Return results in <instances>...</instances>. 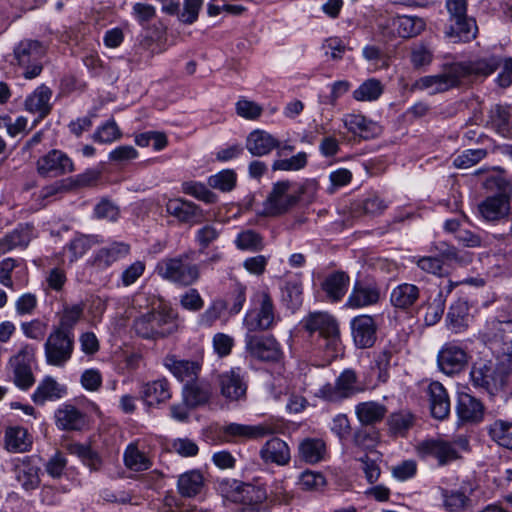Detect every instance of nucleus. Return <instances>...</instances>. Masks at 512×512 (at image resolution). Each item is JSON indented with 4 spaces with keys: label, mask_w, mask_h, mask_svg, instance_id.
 <instances>
[{
    "label": "nucleus",
    "mask_w": 512,
    "mask_h": 512,
    "mask_svg": "<svg viewBox=\"0 0 512 512\" xmlns=\"http://www.w3.org/2000/svg\"><path fill=\"white\" fill-rule=\"evenodd\" d=\"M40 467L31 457L18 459L14 465L15 478L27 491L36 489L40 484Z\"/></svg>",
    "instance_id": "393cba45"
},
{
    "label": "nucleus",
    "mask_w": 512,
    "mask_h": 512,
    "mask_svg": "<svg viewBox=\"0 0 512 512\" xmlns=\"http://www.w3.org/2000/svg\"><path fill=\"white\" fill-rule=\"evenodd\" d=\"M84 312L83 304L67 305L63 308L60 320L55 329L62 330L66 333H73V328L82 318Z\"/></svg>",
    "instance_id": "3c124183"
},
{
    "label": "nucleus",
    "mask_w": 512,
    "mask_h": 512,
    "mask_svg": "<svg viewBox=\"0 0 512 512\" xmlns=\"http://www.w3.org/2000/svg\"><path fill=\"white\" fill-rule=\"evenodd\" d=\"M56 425L61 430H80L85 425V417L75 406L65 404L55 412Z\"/></svg>",
    "instance_id": "7c9ffc66"
},
{
    "label": "nucleus",
    "mask_w": 512,
    "mask_h": 512,
    "mask_svg": "<svg viewBox=\"0 0 512 512\" xmlns=\"http://www.w3.org/2000/svg\"><path fill=\"white\" fill-rule=\"evenodd\" d=\"M222 396L231 401L241 400L246 396L247 383L240 368H233L219 377Z\"/></svg>",
    "instance_id": "f3484780"
},
{
    "label": "nucleus",
    "mask_w": 512,
    "mask_h": 512,
    "mask_svg": "<svg viewBox=\"0 0 512 512\" xmlns=\"http://www.w3.org/2000/svg\"><path fill=\"white\" fill-rule=\"evenodd\" d=\"M357 385V375L352 369L344 370L332 383H326L315 393V396L330 403H339L361 392Z\"/></svg>",
    "instance_id": "39448f33"
},
{
    "label": "nucleus",
    "mask_w": 512,
    "mask_h": 512,
    "mask_svg": "<svg viewBox=\"0 0 512 512\" xmlns=\"http://www.w3.org/2000/svg\"><path fill=\"white\" fill-rule=\"evenodd\" d=\"M177 316V312L170 306L159 305L138 315L133 321L132 329L143 339L164 338L177 331Z\"/></svg>",
    "instance_id": "f257e3e1"
},
{
    "label": "nucleus",
    "mask_w": 512,
    "mask_h": 512,
    "mask_svg": "<svg viewBox=\"0 0 512 512\" xmlns=\"http://www.w3.org/2000/svg\"><path fill=\"white\" fill-rule=\"evenodd\" d=\"M59 384L51 377L44 379L32 395L36 404H44L48 400L59 399L62 394Z\"/></svg>",
    "instance_id": "864d4df0"
},
{
    "label": "nucleus",
    "mask_w": 512,
    "mask_h": 512,
    "mask_svg": "<svg viewBox=\"0 0 512 512\" xmlns=\"http://www.w3.org/2000/svg\"><path fill=\"white\" fill-rule=\"evenodd\" d=\"M130 253V246L124 242H113L97 250L92 256V265L106 269L115 262L124 259Z\"/></svg>",
    "instance_id": "b1692460"
},
{
    "label": "nucleus",
    "mask_w": 512,
    "mask_h": 512,
    "mask_svg": "<svg viewBox=\"0 0 512 512\" xmlns=\"http://www.w3.org/2000/svg\"><path fill=\"white\" fill-rule=\"evenodd\" d=\"M509 200L505 195H497L483 201L478 211L485 221H498L507 214Z\"/></svg>",
    "instance_id": "72a5a7b5"
},
{
    "label": "nucleus",
    "mask_w": 512,
    "mask_h": 512,
    "mask_svg": "<svg viewBox=\"0 0 512 512\" xmlns=\"http://www.w3.org/2000/svg\"><path fill=\"white\" fill-rule=\"evenodd\" d=\"M419 298V288L416 285L403 283L395 287L391 293V303L401 309L411 307Z\"/></svg>",
    "instance_id": "79ce46f5"
},
{
    "label": "nucleus",
    "mask_w": 512,
    "mask_h": 512,
    "mask_svg": "<svg viewBox=\"0 0 512 512\" xmlns=\"http://www.w3.org/2000/svg\"><path fill=\"white\" fill-rule=\"evenodd\" d=\"M510 118L511 112L509 107L496 105L491 109V124L503 136H507L509 134Z\"/></svg>",
    "instance_id": "4d7b16f0"
},
{
    "label": "nucleus",
    "mask_w": 512,
    "mask_h": 512,
    "mask_svg": "<svg viewBox=\"0 0 512 512\" xmlns=\"http://www.w3.org/2000/svg\"><path fill=\"white\" fill-rule=\"evenodd\" d=\"M237 182V175L232 169H223L220 172L208 177L207 183L210 188L221 192L232 191Z\"/></svg>",
    "instance_id": "6e6d98bb"
},
{
    "label": "nucleus",
    "mask_w": 512,
    "mask_h": 512,
    "mask_svg": "<svg viewBox=\"0 0 512 512\" xmlns=\"http://www.w3.org/2000/svg\"><path fill=\"white\" fill-rule=\"evenodd\" d=\"M427 395L432 416L439 420L445 419L450 413V399L445 387L433 381L427 387Z\"/></svg>",
    "instance_id": "bb28decb"
},
{
    "label": "nucleus",
    "mask_w": 512,
    "mask_h": 512,
    "mask_svg": "<svg viewBox=\"0 0 512 512\" xmlns=\"http://www.w3.org/2000/svg\"><path fill=\"white\" fill-rule=\"evenodd\" d=\"M279 320L280 316L268 289L255 291L251 297V306L243 320L248 332L271 330Z\"/></svg>",
    "instance_id": "f03ea898"
},
{
    "label": "nucleus",
    "mask_w": 512,
    "mask_h": 512,
    "mask_svg": "<svg viewBox=\"0 0 512 512\" xmlns=\"http://www.w3.org/2000/svg\"><path fill=\"white\" fill-rule=\"evenodd\" d=\"M387 413L385 405L375 402H361L355 406V414L362 425H374L381 422Z\"/></svg>",
    "instance_id": "f704fd0d"
},
{
    "label": "nucleus",
    "mask_w": 512,
    "mask_h": 512,
    "mask_svg": "<svg viewBox=\"0 0 512 512\" xmlns=\"http://www.w3.org/2000/svg\"><path fill=\"white\" fill-rule=\"evenodd\" d=\"M171 396L170 385L166 379H157L143 385L142 397L148 405L166 402Z\"/></svg>",
    "instance_id": "ea45409f"
},
{
    "label": "nucleus",
    "mask_w": 512,
    "mask_h": 512,
    "mask_svg": "<svg viewBox=\"0 0 512 512\" xmlns=\"http://www.w3.org/2000/svg\"><path fill=\"white\" fill-rule=\"evenodd\" d=\"M462 66H454L451 64L446 67L442 73L436 75H427L415 80L410 90L412 92H425L429 95L442 93L455 87L458 83V73H462Z\"/></svg>",
    "instance_id": "423d86ee"
},
{
    "label": "nucleus",
    "mask_w": 512,
    "mask_h": 512,
    "mask_svg": "<svg viewBox=\"0 0 512 512\" xmlns=\"http://www.w3.org/2000/svg\"><path fill=\"white\" fill-rule=\"evenodd\" d=\"M383 35L410 38L419 35L426 27V22L418 16H396L381 20L378 24Z\"/></svg>",
    "instance_id": "9b49d317"
},
{
    "label": "nucleus",
    "mask_w": 512,
    "mask_h": 512,
    "mask_svg": "<svg viewBox=\"0 0 512 512\" xmlns=\"http://www.w3.org/2000/svg\"><path fill=\"white\" fill-rule=\"evenodd\" d=\"M414 424V416L408 411L392 413L388 418L390 431L395 435H404Z\"/></svg>",
    "instance_id": "bf43d9fd"
},
{
    "label": "nucleus",
    "mask_w": 512,
    "mask_h": 512,
    "mask_svg": "<svg viewBox=\"0 0 512 512\" xmlns=\"http://www.w3.org/2000/svg\"><path fill=\"white\" fill-rule=\"evenodd\" d=\"M298 202L295 184L289 181L276 182L263 203L262 214L265 216L280 215L288 211Z\"/></svg>",
    "instance_id": "0eeeda50"
},
{
    "label": "nucleus",
    "mask_w": 512,
    "mask_h": 512,
    "mask_svg": "<svg viewBox=\"0 0 512 512\" xmlns=\"http://www.w3.org/2000/svg\"><path fill=\"white\" fill-rule=\"evenodd\" d=\"M162 279L181 286H191L200 278L199 266L188 261V255L164 258L155 267Z\"/></svg>",
    "instance_id": "7ed1b4c3"
},
{
    "label": "nucleus",
    "mask_w": 512,
    "mask_h": 512,
    "mask_svg": "<svg viewBox=\"0 0 512 512\" xmlns=\"http://www.w3.org/2000/svg\"><path fill=\"white\" fill-rule=\"evenodd\" d=\"M74 333L53 328L44 343V355L48 365L64 367L74 352Z\"/></svg>",
    "instance_id": "20e7f679"
},
{
    "label": "nucleus",
    "mask_w": 512,
    "mask_h": 512,
    "mask_svg": "<svg viewBox=\"0 0 512 512\" xmlns=\"http://www.w3.org/2000/svg\"><path fill=\"white\" fill-rule=\"evenodd\" d=\"M203 476L199 471H189L182 474L177 483L179 493L184 497H194L203 487Z\"/></svg>",
    "instance_id": "49530a36"
},
{
    "label": "nucleus",
    "mask_w": 512,
    "mask_h": 512,
    "mask_svg": "<svg viewBox=\"0 0 512 512\" xmlns=\"http://www.w3.org/2000/svg\"><path fill=\"white\" fill-rule=\"evenodd\" d=\"M468 363L466 351L455 343H446L438 352L437 364L439 369L453 375L462 371Z\"/></svg>",
    "instance_id": "ddd939ff"
},
{
    "label": "nucleus",
    "mask_w": 512,
    "mask_h": 512,
    "mask_svg": "<svg viewBox=\"0 0 512 512\" xmlns=\"http://www.w3.org/2000/svg\"><path fill=\"white\" fill-rule=\"evenodd\" d=\"M31 440L26 429L13 426L8 427L4 434V448L11 453H23L31 447Z\"/></svg>",
    "instance_id": "4c0bfd02"
},
{
    "label": "nucleus",
    "mask_w": 512,
    "mask_h": 512,
    "mask_svg": "<svg viewBox=\"0 0 512 512\" xmlns=\"http://www.w3.org/2000/svg\"><path fill=\"white\" fill-rule=\"evenodd\" d=\"M299 454L307 463H318L324 458L325 443L320 439H305L299 446Z\"/></svg>",
    "instance_id": "09e8293b"
},
{
    "label": "nucleus",
    "mask_w": 512,
    "mask_h": 512,
    "mask_svg": "<svg viewBox=\"0 0 512 512\" xmlns=\"http://www.w3.org/2000/svg\"><path fill=\"white\" fill-rule=\"evenodd\" d=\"M119 214V207L108 199H102L94 207V216L98 221L115 222Z\"/></svg>",
    "instance_id": "052dcab7"
},
{
    "label": "nucleus",
    "mask_w": 512,
    "mask_h": 512,
    "mask_svg": "<svg viewBox=\"0 0 512 512\" xmlns=\"http://www.w3.org/2000/svg\"><path fill=\"white\" fill-rule=\"evenodd\" d=\"M211 397V388L205 383H195L194 381L186 384L183 388V400L189 407H197L209 401Z\"/></svg>",
    "instance_id": "a19ab883"
},
{
    "label": "nucleus",
    "mask_w": 512,
    "mask_h": 512,
    "mask_svg": "<svg viewBox=\"0 0 512 512\" xmlns=\"http://www.w3.org/2000/svg\"><path fill=\"white\" fill-rule=\"evenodd\" d=\"M456 413L459 422L465 424H476L482 421L484 416L483 404L468 393H461L458 396Z\"/></svg>",
    "instance_id": "5701e85b"
},
{
    "label": "nucleus",
    "mask_w": 512,
    "mask_h": 512,
    "mask_svg": "<svg viewBox=\"0 0 512 512\" xmlns=\"http://www.w3.org/2000/svg\"><path fill=\"white\" fill-rule=\"evenodd\" d=\"M476 32L477 26L475 21L466 16L448 20L445 36L453 42H466L473 39L476 36Z\"/></svg>",
    "instance_id": "cd10ccee"
},
{
    "label": "nucleus",
    "mask_w": 512,
    "mask_h": 512,
    "mask_svg": "<svg viewBox=\"0 0 512 512\" xmlns=\"http://www.w3.org/2000/svg\"><path fill=\"white\" fill-rule=\"evenodd\" d=\"M350 278L343 271L334 272L326 277L322 288L328 298L334 302L340 301L348 290Z\"/></svg>",
    "instance_id": "e433bc0d"
},
{
    "label": "nucleus",
    "mask_w": 512,
    "mask_h": 512,
    "mask_svg": "<svg viewBox=\"0 0 512 512\" xmlns=\"http://www.w3.org/2000/svg\"><path fill=\"white\" fill-rule=\"evenodd\" d=\"M384 91L382 82L370 78L361 83L352 93L353 98L359 102H372L380 98Z\"/></svg>",
    "instance_id": "c03bdc74"
},
{
    "label": "nucleus",
    "mask_w": 512,
    "mask_h": 512,
    "mask_svg": "<svg viewBox=\"0 0 512 512\" xmlns=\"http://www.w3.org/2000/svg\"><path fill=\"white\" fill-rule=\"evenodd\" d=\"M380 300V288L372 280L357 279L349 294L345 306L351 309H361L375 305Z\"/></svg>",
    "instance_id": "f8f14e48"
},
{
    "label": "nucleus",
    "mask_w": 512,
    "mask_h": 512,
    "mask_svg": "<svg viewBox=\"0 0 512 512\" xmlns=\"http://www.w3.org/2000/svg\"><path fill=\"white\" fill-rule=\"evenodd\" d=\"M181 190L184 194L206 204H214L218 201V196L210 189V187L200 181H184L181 184Z\"/></svg>",
    "instance_id": "37998d69"
},
{
    "label": "nucleus",
    "mask_w": 512,
    "mask_h": 512,
    "mask_svg": "<svg viewBox=\"0 0 512 512\" xmlns=\"http://www.w3.org/2000/svg\"><path fill=\"white\" fill-rule=\"evenodd\" d=\"M351 334L357 348H370L376 342L377 325L370 315H359L350 322Z\"/></svg>",
    "instance_id": "4468645a"
},
{
    "label": "nucleus",
    "mask_w": 512,
    "mask_h": 512,
    "mask_svg": "<svg viewBox=\"0 0 512 512\" xmlns=\"http://www.w3.org/2000/svg\"><path fill=\"white\" fill-rule=\"evenodd\" d=\"M488 434L498 445L512 450V422L498 419L489 425Z\"/></svg>",
    "instance_id": "de8ad7c7"
},
{
    "label": "nucleus",
    "mask_w": 512,
    "mask_h": 512,
    "mask_svg": "<svg viewBox=\"0 0 512 512\" xmlns=\"http://www.w3.org/2000/svg\"><path fill=\"white\" fill-rule=\"evenodd\" d=\"M512 332V320L500 321L491 319L487 321L483 337L493 348H500L504 342H509L507 334Z\"/></svg>",
    "instance_id": "473e14b6"
},
{
    "label": "nucleus",
    "mask_w": 512,
    "mask_h": 512,
    "mask_svg": "<svg viewBox=\"0 0 512 512\" xmlns=\"http://www.w3.org/2000/svg\"><path fill=\"white\" fill-rule=\"evenodd\" d=\"M237 247L241 250L259 251L264 247L262 237L253 230L240 233L236 239Z\"/></svg>",
    "instance_id": "338daca9"
},
{
    "label": "nucleus",
    "mask_w": 512,
    "mask_h": 512,
    "mask_svg": "<svg viewBox=\"0 0 512 512\" xmlns=\"http://www.w3.org/2000/svg\"><path fill=\"white\" fill-rule=\"evenodd\" d=\"M443 505L450 512H461L471 506V499L462 490H444Z\"/></svg>",
    "instance_id": "5fc2aeb1"
},
{
    "label": "nucleus",
    "mask_w": 512,
    "mask_h": 512,
    "mask_svg": "<svg viewBox=\"0 0 512 512\" xmlns=\"http://www.w3.org/2000/svg\"><path fill=\"white\" fill-rule=\"evenodd\" d=\"M281 300L291 310L302 304V283L298 278L288 279L281 288Z\"/></svg>",
    "instance_id": "a18cd8bd"
},
{
    "label": "nucleus",
    "mask_w": 512,
    "mask_h": 512,
    "mask_svg": "<svg viewBox=\"0 0 512 512\" xmlns=\"http://www.w3.org/2000/svg\"><path fill=\"white\" fill-rule=\"evenodd\" d=\"M259 456L265 464H275L277 466H285L291 460L289 446L278 437L266 441L259 451Z\"/></svg>",
    "instance_id": "4be33fe9"
},
{
    "label": "nucleus",
    "mask_w": 512,
    "mask_h": 512,
    "mask_svg": "<svg viewBox=\"0 0 512 512\" xmlns=\"http://www.w3.org/2000/svg\"><path fill=\"white\" fill-rule=\"evenodd\" d=\"M345 128L352 134L363 138L372 139L381 134V126L361 114L348 113L342 118Z\"/></svg>",
    "instance_id": "412c9836"
},
{
    "label": "nucleus",
    "mask_w": 512,
    "mask_h": 512,
    "mask_svg": "<svg viewBox=\"0 0 512 512\" xmlns=\"http://www.w3.org/2000/svg\"><path fill=\"white\" fill-rule=\"evenodd\" d=\"M307 164V154L299 152L287 159H277L272 164L275 171H298Z\"/></svg>",
    "instance_id": "680f3d73"
},
{
    "label": "nucleus",
    "mask_w": 512,
    "mask_h": 512,
    "mask_svg": "<svg viewBox=\"0 0 512 512\" xmlns=\"http://www.w3.org/2000/svg\"><path fill=\"white\" fill-rule=\"evenodd\" d=\"M417 451L422 457H433L437 459L440 465H445L459 457L454 445L441 439L422 441L418 444Z\"/></svg>",
    "instance_id": "dca6fc26"
},
{
    "label": "nucleus",
    "mask_w": 512,
    "mask_h": 512,
    "mask_svg": "<svg viewBox=\"0 0 512 512\" xmlns=\"http://www.w3.org/2000/svg\"><path fill=\"white\" fill-rule=\"evenodd\" d=\"M304 327L310 333L318 332L321 337L334 333L338 328L336 320L326 312L310 313L304 320Z\"/></svg>",
    "instance_id": "58836bf2"
},
{
    "label": "nucleus",
    "mask_w": 512,
    "mask_h": 512,
    "mask_svg": "<svg viewBox=\"0 0 512 512\" xmlns=\"http://www.w3.org/2000/svg\"><path fill=\"white\" fill-rule=\"evenodd\" d=\"M448 233L454 235L457 241L466 247H478L481 244L479 235L465 229L463 226H445Z\"/></svg>",
    "instance_id": "69168bd1"
},
{
    "label": "nucleus",
    "mask_w": 512,
    "mask_h": 512,
    "mask_svg": "<svg viewBox=\"0 0 512 512\" xmlns=\"http://www.w3.org/2000/svg\"><path fill=\"white\" fill-rule=\"evenodd\" d=\"M235 111L239 117L245 120L256 121L262 115L263 108L257 102L240 97L235 103Z\"/></svg>",
    "instance_id": "13d9d810"
},
{
    "label": "nucleus",
    "mask_w": 512,
    "mask_h": 512,
    "mask_svg": "<svg viewBox=\"0 0 512 512\" xmlns=\"http://www.w3.org/2000/svg\"><path fill=\"white\" fill-rule=\"evenodd\" d=\"M47 327V323L38 318L25 321L20 324V329L23 335L28 339L36 341H40L45 337Z\"/></svg>",
    "instance_id": "0e129e2a"
},
{
    "label": "nucleus",
    "mask_w": 512,
    "mask_h": 512,
    "mask_svg": "<svg viewBox=\"0 0 512 512\" xmlns=\"http://www.w3.org/2000/svg\"><path fill=\"white\" fill-rule=\"evenodd\" d=\"M38 172L45 176H59L74 170L72 160L60 150H52L37 162Z\"/></svg>",
    "instance_id": "2eb2a0df"
},
{
    "label": "nucleus",
    "mask_w": 512,
    "mask_h": 512,
    "mask_svg": "<svg viewBox=\"0 0 512 512\" xmlns=\"http://www.w3.org/2000/svg\"><path fill=\"white\" fill-rule=\"evenodd\" d=\"M30 242L28 226L16 228L0 241V256L17 247H26Z\"/></svg>",
    "instance_id": "603ef678"
},
{
    "label": "nucleus",
    "mask_w": 512,
    "mask_h": 512,
    "mask_svg": "<svg viewBox=\"0 0 512 512\" xmlns=\"http://www.w3.org/2000/svg\"><path fill=\"white\" fill-rule=\"evenodd\" d=\"M222 431L229 438L256 440L275 433V428L268 423L257 425L230 423L223 426Z\"/></svg>",
    "instance_id": "aec40b11"
},
{
    "label": "nucleus",
    "mask_w": 512,
    "mask_h": 512,
    "mask_svg": "<svg viewBox=\"0 0 512 512\" xmlns=\"http://www.w3.org/2000/svg\"><path fill=\"white\" fill-rule=\"evenodd\" d=\"M454 66H462L464 71L458 73V80L466 76H488L492 74L496 68L500 65V59L490 56L480 58L474 62L468 63H454Z\"/></svg>",
    "instance_id": "c9c22d12"
},
{
    "label": "nucleus",
    "mask_w": 512,
    "mask_h": 512,
    "mask_svg": "<svg viewBox=\"0 0 512 512\" xmlns=\"http://www.w3.org/2000/svg\"><path fill=\"white\" fill-rule=\"evenodd\" d=\"M225 310V301L220 299L212 301L208 308L200 315L199 325L203 327H211L218 319H220Z\"/></svg>",
    "instance_id": "e2e57ef3"
},
{
    "label": "nucleus",
    "mask_w": 512,
    "mask_h": 512,
    "mask_svg": "<svg viewBox=\"0 0 512 512\" xmlns=\"http://www.w3.org/2000/svg\"><path fill=\"white\" fill-rule=\"evenodd\" d=\"M44 53L43 46L37 41L25 40L15 47L14 57L17 64L23 69L26 79H33L40 75Z\"/></svg>",
    "instance_id": "1a4fd4ad"
},
{
    "label": "nucleus",
    "mask_w": 512,
    "mask_h": 512,
    "mask_svg": "<svg viewBox=\"0 0 512 512\" xmlns=\"http://www.w3.org/2000/svg\"><path fill=\"white\" fill-rule=\"evenodd\" d=\"M486 154L484 149H467L459 154L453 163L457 168L468 169L485 158Z\"/></svg>",
    "instance_id": "774afa93"
},
{
    "label": "nucleus",
    "mask_w": 512,
    "mask_h": 512,
    "mask_svg": "<svg viewBox=\"0 0 512 512\" xmlns=\"http://www.w3.org/2000/svg\"><path fill=\"white\" fill-rule=\"evenodd\" d=\"M403 344L399 337L395 336L387 340V342L375 352L374 363L378 369L379 381L385 383L389 379V370L393 358L401 352Z\"/></svg>",
    "instance_id": "6ab92c4d"
},
{
    "label": "nucleus",
    "mask_w": 512,
    "mask_h": 512,
    "mask_svg": "<svg viewBox=\"0 0 512 512\" xmlns=\"http://www.w3.org/2000/svg\"><path fill=\"white\" fill-rule=\"evenodd\" d=\"M167 211L181 222L200 221L202 219V210L198 205L179 198L168 201Z\"/></svg>",
    "instance_id": "2f4dec72"
},
{
    "label": "nucleus",
    "mask_w": 512,
    "mask_h": 512,
    "mask_svg": "<svg viewBox=\"0 0 512 512\" xmlns=\"http://www.w3.org/2000/svg\"><path fill=\"white\" fill-rule=\"evenodd\" d=\"M164 366L181 382L189 384L196 380L200 372V364L196 361L181 360L175 355H167Z\"/></svg>",
    "instance_id": "a878e982"
},
{
    "label": "nucleus",
    "mask_w": 512,
    "mask_h": 512,
    "mask_svg": "<svg viewBox=\"0 0 512 512\" xmlns=\"http://www.w3.org/2000/svg\"><path fill=\"white\" fill-rule=\"evenodd\" d=\"M251 333L245 336V347L253 358L265 362H278L282 358L281 346L274 336Z\"/></svg>",
    "instance_id": "9d476101"
},
{
    "label": "nucleus",
    "mask_w": 512,
    "mask_h": 512,
    "mask_svg": "<svg viewBox=\"0 0 512 512\" xmlns=\"http://www.w3.org/2000/svg\"><path fill=\"white\" fill-rule=\"evenodd\" d=\"M124 463L128 469L136 472L148 470L152 465L147 455L134 443L127 446L124 452Z\"/></svg>",
    "instance_id": "8fccbe9b"
},
{
    "label": "nucleus",
    "mask_w": 512,
    "mask_h": 512,
    "mask_svg": "<svg viewBox=\"0 0 512 512\" xmlns=\"http://www.w3.org/2000/svg\"><path fill=\"white\" fill-rule=\"evenodd\" d=\"M245 147L252 156L262 157L280 148V141L268 131L257 128L247 135Z\"/></svg>",
    "instance_id": "a211bd4d"
},
{
    "label": "nucleus",
    "mask_w": 512,
    "mask_h": 512,
    "mask_svg": "<svg viewBox=\"0 0 512 512\" xmlns=\"http://www.w3.org/2000/svg\"><path fill=\"white\" fill-rule=\"evenodd\" d=\"M52 91L45 85L37 87L25 100L26 110L37 114L40 118L46 117L51 110Z\"/></svg>",
    "instance_id": "c85d7f7f"
},
{
    "label": "nucleus",
    "mask_w": 512,
    "mask_h": 512,
    "mask_svg": "<svg viewBox=\"0 0 512 512\" xmlns=\"http://www.w3.org/2000/svg\"><path fill=\"white\" fill-rule=\"evenodd\" d=\"M470 377L475 387L491 395L503 389L507 378L506 371L492 362L475 364L471 369Z\"/></svg>",
    "instance_id": "6e6552de"
},
{
    "label": "nucleus",
    "mask_w": 512,
    "mask_h": 512,
    "mask_svg": "<svg viewBox=\"0 0 512 512\" xmlns=\"http://www.w3.org/2000/svg\"><path fill=\"white\" fill-rule=\"evenodd\" d=\"M471 316L467 301L459 299L449 308L446 322L447 327L454 333L465 331L470 323Z\"/></svg>",
    "instance_id": "c756f323"
}]
</instances>
